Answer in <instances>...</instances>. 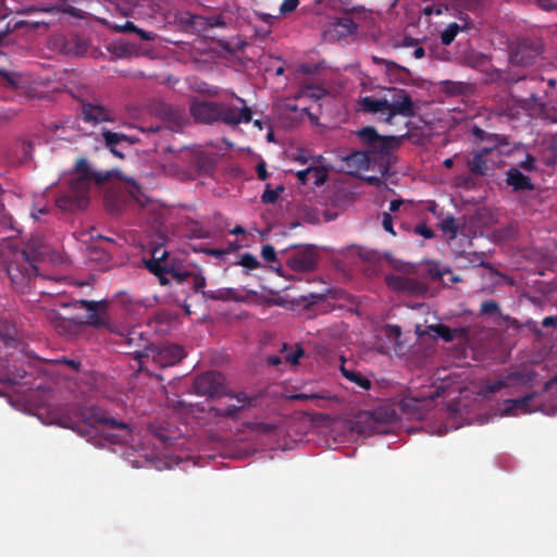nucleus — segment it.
Returning <instances> with one entry per match:
<instances>
[{
	"label": "nucleus",
	"instance_id": "1",
	"mask_svg": "<svg viewBox=\"0 0 557 557\" xmlns=\"http://www.w3.org/2000/svg\"><path fill=\"white\" fill-rule=\"evenodd\" d=\"M111 177L112 172L92 171L86 159H78L69 178L67 187L55 199V206L67 212L87 208L90 201L91 185L100 186Z\"/></svg>",
	"mask_w": 557,
	"mask_h": 557
},
{
	"label": "nucleus",
	"instance_id": "2",
	"mask_svg": "<svg viewBox=\"0 0 557 557\" xmlns=\"http://www.w3.org/2000/svg\"><path fill=\"white\" fill-rule=\"evenodd\" d=\"M48 251L49 247L40 237L28 240L25 248L7 245V251H3L7 272L16 292L25 293L32 278L37 275L35 263L44 259Z\"/></svg>",
	"mask_w": 557,
	"mask_h": 557
},
{
	"label": "nucleus",
	"instance_id": "3",
	"mask_svg": "<svg viewBox=\"0 0 557 557\" xmlns=\"http://www.w3.org/2000/svg\"><path fill=\"white\" fill-rule=\"evenodd\" d=\"M240 107L232 103L215 101H195L190 104V115L197 123L213 124L224 123L228 126H237L242 123H249L252 120V111L246 104L245 99L233 94Z\"/></svg>",
	"mask_w": 557,
	"mask_h": 557
},
{
	"label": "nucleus",
	"instance_id": "4",
	"mask_svg": "<svg viewBox=\"0 0 557 557\" xmlns=\"http://www.w3.org/2000/svg\"><path fill=\"white\" fill-rule=\"evenodd\" d=\"M99 431L103 440L112 445H127L134 441V428L131 424L107 417L99 408L86 409L79 433L90 441Z\"/></svg>",
	"mask_w": 557,
	"mask_h": 557
},
{
	"label": "nucleus",
	"instance_id": "5",
	"mask_svg": "<svg viewBox=\"0 0 557 557\" xmlns=\"http://www.w3.org/2000/svg\"><path fill=\"white\" fill-rule=\"evenodd\" d=\"M409 406L407 399L398 405L383 404L372 410L359 411L350 422V431L361 436L374 434H388L400 417V411L406 412Z\"/></svg>",
	"mask_w": 557,
	"mask_h": 557
},
{
	"label": "nucleus",
	"instance_id": "6",
	"mask_svg": "<svg viewBox=\"0 0 557 557\" xmlns=\"http://www.w3.org/2000/svg\"><path fill=\"white\" fill-rule=\"evenodd\" d=\"M384 99L387 101V117H383L385 123L392 124L393 119L397 115L412 117L417 113L413 100L406 89L387 88Z\"/></svg>",
	"mask_w": 557,
	"mask_h": 557
},
{
	"label": "nucleus",
	"instance_id": "7",
	"mask_svg": "<svg viewBox=\"0 0 557 557\" xmlns=\"http://www.w3.org/2000/svg\"><path fill=\"white\" fill-rule=\"evenodd\" d=\"M120 345H124L127 349L125 354L134 356L139 363V369H144V363L149 360V352L152 344L139 327H132L125 333H120Z\"/></svg>",
	"mask_w": 557,
	"mask_h": 557
},
{
	"label": "nucleus",
	"instance_id": "8",
	"mask_svg": "<svg viewBox=\"0 0 557 557\" xmlns=\"http://www.w3.org/2000/svg\"><path fill=\"white\" fill-rule=\"evenodd\" d=\"M499 158L500 152L496 146L483 147L470 154L467 166L473 175L487 176L496 168Z\"/></svg>",
	"mask_w": 557,
	"mask_h": 557
},
{
	"label": "nucleus",
	"instance_id": "9",
	"mask_svg": "<svg viewBox=\"0 0 557 557\" xmlns=\"http://www.w3.org/2000/svg\"><path fill=\"white\" fill-rule=\"evenodd\" d=\"M225 377L216 371H208L195 377L193 388L199 396L219 398L226 395Z\"/></svg>",
	"mask_w": 557,
	"mask_h": 557
},
{
	"label": "nucleus",
	"instance_id": "10",
	"mask_svg": "<svg viewBox=\"0 0 557 557\" xmlns=\"http://www.w3.org/2000/svg\"><path fill=\"white\" fill-rule=\"evenodd\" d=\"M385 284L391 290L407 296L420 297L429 292V286L424 282L403 275H386Z\"/></svg>",
	"mask_w": 557,
	"mask_h": 557
},
{
	"label": "nucleus",
	"instance_id": "11",
	"mask_svg": "<svg viewBox=\"0 0 557 557\" xmlns=\"http://www.w3.org/2000/svg\"><path fill=\"white\" fill-rule=\"evenodd\" d=\"M184 357V348L180 345L172 344H152L149 352V359L161 368L173 367L181 362Z\"/></svg>",
	"mask_w": 557,
	"mask_h": 557
},
{
	"label": "nucleus",
	"instance_id": "12",
	"mask_svg": "<svg viewBox=\"0 0 557 557\" xmlns=\"http://www.w3.org/2000/svg\"><path fill=\"white\" fill-rule=\"evenodd\" d=\"M78 308L86 309L89 314L87 315L86 323L96 329L104 327L111 332H115L113 325L109 321L107 314L108 305L104 300L94 301L82 299L76 302Z\"/></svg>",
	"mask_w": 557,
	"mask_h": 557
},
{
	"label": "nucleus",
	"instance_id": "13",
	"mask_svg": "<svg viewBox=\"0 0 557 557\" xmlns=\"http://www.w3.org/2000/svg\"><path fill=\"white\" fill-rule=\"evenodd\" d=\"M157 116L173 132H180L187 124L184 109L165 102H158L154 108Z\"/></svg>",
	"mask_w": 557,
	"mask_h": 557
},
{
	"label": "nucleus",
	"instance_id": "14",
	"mask_svg": "<svg viewBox=\"0 0 557 557\" xmlns=\"http://www.w3.org/2000/svg\"><path fill=\"white\" fill-rule=\"evenodd\" d=\"M541 54V47L537 42L524 39L516 44L510 51V60L517 65H531Z\"/></svg>",
	"mask_w": 557,
	"mask_h": 557
},
{
	"label": "nucleus",
	"instance_id": "15",
	"mask_svg": "<svg viewBox=\"0 0 557 557\" xmlns=\"http://www.w3.org/2000/svg\"><path fill=\"white\" fill-rule=\"evenodd\" d=\"M536 393L527 394L520 398L516 399H506L503 403V408L500 414L503 417L507 416H519L527 414L535 411L537 408L533 406V399Z\"/></svg>",
	"mask_w": 557,
	"mask_h": 557
},
{
	"label": "nucleus",
	"instance_id": "16",
	"mask_svg": "<svg viewBox=\"0 0 557 557\" xmlns=\"http://www.w3.org/2000/svg\"><path fill=\"white\" fill-rule=\"evenodd\" d=\"M227 395L235 398L237 404L228 405L225 407H212L211 411L214 412L215 417L236 418L243 409L253 406L256 401L255 397L248 396L244 392Z\"/></svg>",
	"mask_w": 557,
	"mask_h": 557
},
{
	"label": "nucleus",
	"instance_id": "17",
	"mask_svg": "<svg viewBox=\"0 0 557 557\" xmlns=\"http://www.w3.org/2000/svg\"><path fill=\"white\" fill-rule=\"evenodd\" d=\"M287 265L296 272H309L317 267V256L312 249L305 248L289 257Z\"/></svg>",
	"mask_w": 557,
	"mask_h": 557
},
{
	"label": "nucleus",
	"instance_id": "18",
	"mask_svg": "<svg viewBox=\"0 0 557 557\" xmlns=\"http://www.w3.org/2000/svg\"><path fill=\"white\" fill-rule=\"evenodd\" d=\"M168 251H161L160 248H157L152 252V258L145 262L146 269H148L152 274H154L159 278L161 285H166L170 282L168 278L170 269L162 264L163 260H165Z\"/></svg>",
	"mask_w": 557,
	"mask_h": 557
},
{
	"label": "nucleus",
	"instance_id": "19",
	"mask_svg": "<svg viewBox=\"0 0 557 557\" xmlns=\"http://www.w3.org/2000/svg\"><path fill=\"white\" fill-rule=\"evenodd\" d=\"M82 114L85 122L99 124L112 121L111 112L97 102H85L82 104Z\"/></svg>",
	"mask_w": 557,
	"mask_h": 557
},
{
	"label": "nucleus",
	"instance_id": "20",
	"mask_svg": "<svg viewBox=\"0 0 557 557\" xmlns=\"http://www.w3.org/2000/svg\"><path fill=\"white\" fill-rule=\"evenodd\" d=\"M169 275H171L172 280L178 284H183L185 282L190 283L195 293L201 292L206 286V277L201 274V272H191L187 270L171 268Z\"/></svg>",
	"mask_w": 557,
	"mask_h": 557
},
{
	"label": "nucleus",
	"instance_id": "21",
	"mask_svg": "<svg viewBox=\"0 0 557 557\" xmlns=\"http://www.w3.org/2000/svg\"><path fill=\"white\" fill-rule=\"evenodd\" d=\"M343 168L352 175L369 169L370 158L366 151H352L342 158Z\"/></svg>",
	"mask_w": 557,
	"mask_h": 557
},
{
	"label": "nucleus",
	"instance_id": "22",
	"mask_svg": "<svg viewBox=\"0 0 557 557\" xmlns=\"http://www.w3.org/2000/svg\"><path fill=\"white\" fill-rule=\"evenodd\" d=\"M506 183L513 191L533 190L531 178L522 174L519 169L510 168L506 173Z\"/></svg>",
	"mask_w": 557,
	"mask_h": 557
},
{
	"label": "nucleus",
	"instance_id": "23",
	"mask_svg": "<svg viewBox=\"0 0 557 557\" xmlns=\"http://www.w3.org/2000/svg\"><path fill=\"white\" fill-rule=\"evenodd\" d=\"M296 176L301 185L312 183L315 186L324 184L327 178L325 170L320 166H309L305 170H300L296 173Z\"/></svg>",
	"mask_w": 557,
	"mask_h": 557
},
{
	"label": "nucleus",
	"instance_id": "24",
	"mask_svg": "<svg viewBox=\"0 0 557 557\" xmlns=\"http://www.w3.org/2000/svg\"><path fill=\"white\" fill-rule=\"evenodd\" d=\"M360 104L364 112L380 114L382 121L383 117H387V101L384 99V96L381 98L367 96L361 100Z\"/></svg>",
	"mask_w": 557,
	"mask_h": 557
},
{
	"label": "nucleus",
	"instance_id": "25",
	"mask_svg": "<svg viewBox=\"0 0 557 557\" xmlns=\"http://www.w3.org/2000/svg\"><path fill=\"white\" fill-rule=\"evenodd\" d=\"M429 329L436 337L444 339L446 343L453 342L457 336L466 337L468 335L466 327L451 329L443 323L430 325Z\"/></svg>",
	"mask_w": 557,
	"mask_h": 557
},
{
	"label": "nucleus",
	"instance_id": "26",
	"mask_svg": "<svg viewBox=\"0 0 557 557\" xmlns=\"http://www.w3.org/2000/svg\"><path fill=\"white\" fill-rule=\"evenodd\" d=\"M460 20L463 21L462 25L457 23H450L441 34V41L444 46H449L456 38L457 34L460 30H467L470 28L471 21L469 16L466 14L465 16H460Z\"/></svg>",
	"mask_w": 557,
	"mask_h": 557
},
{
	"label": "nucleus",
	"instance_id": "27",
	"mask_svg": "<svg viewBox=\"0 0 557 557\" xmlns=\"http://www.w3.org/2000/svg\"><path fill=\"white\" fill-rule=\"evenodd\" d=\"M148 430L150 434L164 446L173 445L174 441L177 438L176 431L162 425L150 424Z\"/></svg>",
	"mask_w": 557,
	"mask_h": 557
},
{
	"label": "nucleus",
	"instance_id": "28",
	"mask_svg": "<svg viewBox=\"0 0 557 557\" xmlns=\"http://www.w3.org/2000/svg\"><path fill=\"white\" fill-rule=\"evenodd\" d=\"M385 72L391 82L407 84L411 78L410 71L394 61L388 63V67Z\"/></svg>",
	"mask_w": 557,
	"mask_h": 557
},
{
	"label": "nucleus",
	"instance_id": "29",
	"mask_svg": "<svg viewBox=\"0 0 557 557\" xmlns=\"http://www.w3.org/2000/svg\"><path fill=\"white\" fill-rule=\"evenodd\" d=\"M400 144V140L396 136H381L377 141L371 147V152L387 154Z\"/></svg>",
	"mask_w": 557,
	"mask_h": 557
},
{
	"label": "nucleus",
	"instance_id": "30",
	"mask_svg": "<svg viewBox=\"0 0 557 557\" xmlns=\"http://www.w3.org/2000/svg\"><path fill=\"white\" fill-rule=\"evenodd\" d=\"M341 372L344 377H346L350 382H354L359 387H361L366 391L370 389L371 381L369 379L364 377L360 372L346 369L344 366L341 367Z\"/></svg>",
	"mask_w": 557,
	"mask_h": 557
},
{
	"label": "nucleus",
	"instance_id": "31",
	"mask_svg": "<svg viewBox=\"0 0 557 557\" xmlns=\"http://www.w3.org/2000/svg\"><path fill=\"white\" fill-rule=\"evenodd\" d=\"M103 139L106 141L107 147L111 149L112 152L116 153L114 147L121 141H128L129 144H134L135 140L122 133H114L111 131H103L102 133Z\"/></svg>",
	"mask_w": 557,
	"mask_h": 557
},
{
	"label": "nucleus",
	"instance_id": "32",
	"mask_svg": "<svg viewBox=\"0 0 557 557\" xmlns=\"http://www.w3.org/2000/svg\"><path fill=\"white\" fill-rule=\"evenodd\" d=\"M201 292L205 297L213 299V300H223V301L236 300V301H238L242 299L240 297H238L236 295V293L232 288H223V289H219V290H208V292H205L202 289Z\"/></svg>",
	"mask_w": 557,
	"mask_h": 557
},
{
	"label": "nucleus",
	"instance_id": "33",
	"mask_svg": "<svg viewBox=\"0 0 557 557\" xmlns=\"http://www.w3.org/2000/svg\"><path fill=\"white\" fill-rule=\"evenodd\" d=\"M292 399L297 400H315V401H330V403H336L338 401V397L335 395H331L329 393H298L294 394L292 396Z\"/></svg>",
	"mask_w": 557,
	"mask_h": 557
},
{
	"label": "nucleus",
	"instance_id": "34",
	"mask_svg": "<svg viewBox=\"0 0 557 557\" xmlns=\"http://www.w3.org/2000/svg\"><path fill=\"white\" fill-rule=\"evenodd\" d=\"M185 23L197 33H205L209 29L208 18L203 15L188 14V17L185 20Z\"/></svg>",
	"mask_w": 557,
	"mask_h": 557
},
{
	"label": "nucleus",
	"instance_id": "35",
	"mask_svg": "<svg viewBox=\"0 0 557 557\" xmlns=\"http://www.w3.org/2000/svg\"><path fill=\"white\" fill-rule=\"evenodd\" d=\"M440 227L444 233L449 235L450 239H454L457 237L459 223L453 215H447L441 221Z\"/></svg>",
	"mask_w": 557,
	"mask_h": 557
},
{
	"label": "nucleus",
	"instance_id": "36",
	"mask_svg": "<svg viewBox=\"0 0 557 557\" xmlns=\"http://www.w3.org/2000/svg\"><path fill=\"white\" fill-rule=\"evenodd\" d=\"M359 139L369 146V149L377 141L380 135L376 129L372 126H367L357 132Z\"/></svg>",
	"mask_w": 557,
	"mask_h": 557
},
{
	"label": "nucleus",
	"instance_id": "37",
	"mask_svg": "<svg viewBox=\"0 0 557 557\" xmlns=\"http://www.w3.org/2000/svg\"><path fill=\"white\" fill-rule=\"evenodd\" d=\"M26 376L25 370H18L16 367H9L2 381L13 385L21 384L22 380Z\"/></svg>",
	"mask_w": 557,
	"mask_h": 557
},
{
	"label": "nucleus",
	"instance_id": "38",
	"mask_svg": "<svg viewBox=\"0 0 557 557\" xmlns=\"http://www.w3.org/2000/svg\"><path fill=\"white\" fill-rule=\"evenodd\" d=\"M112 256L106 249L100 247H91L90 248V260L97 263L107 264L111 261Z\"/></svg>",
	"mask_w": 557,
	"mask_h": 557
},
{
	"label": "nucleus",
	"instance_id": "39",
	"mask_svg": "<svg viewBox=\"0 0 557 557\" xmlns=\"http://www.w3.org/2000/svg\"><path fill=\"white\" fill-rule=\"evenodd\" d=\"M499 312H500L499 305L495 300L490 299V300H484L481 302V306H480V314L481 315L494 317V315L498 314Z\"/></svg>",
	"mask_w": 557,
	"mask_h": 557
},
{
	"label": "nucleus",
	"instance_id": "40",
	"mask_svg": "<svg viewBox=\"0 0 557 557\" xmlns=\"http://www.w3.org/2000/svg\"><path fill=\"white\" fill-rule=\"evenodd\" d=\"M358 255L363 261L371 264H379L382 261V255L376 250L360 248Z\"/></svg>",
	"mask_w": 557,
	"mask_h": 557
},
{
	"label": "nucleus",
	"instance_id": "41",
	"mask_svg": "<svg viewBox=\"0 0 557 557\" xmlns=\"http://www.w3.org/2000/svg\"><path fill=\"white\" fill-rule=\"evenodd\" d=\"M236 264H239L246 268L247 270H256L260 268V262L258 261V259L249 252H245L244 255H242L240 259L237 261Z\"/></svg>",
	"mask_w": 557,
	"mask_h": 557
},
{
	"label": "nucleus",
	"instance_id": "42",
	"mask_svg": "<svg viewBox=\"0 0 557 557\" xmlns=\"http://www.w3.org/2000/svg\"><path fill=\"white\" fill-rule=\"evenodd\" d=\"M49 15L51 17L48 20L21 21L17 23V25H25V26L29 27L30 29H38L39 27H44L45 29H47L54 22V17L57 16V15H51V14H49Z\"/></svg>",
	"mask_w": 557,
	"mask_h": 557
},
{
	"label": "nucleus",
	"instance_id": "43",
	"mask_svg": "<svg viewBox=\"0 0 557 557\" xmlns=\"http://www.w3.org/2000/svg\"><path fill=\"white\" fill-rule=\"evenodd\" d=\"M446 273H451L450 269L441 270L437 263H430L426 269V277L430 280H443Z\"/></svg>",
	"mask_w": 557,
	"mask_h": 557
},
{
	"label": "nucleus",
	"instance_id": "44",
	"mask_svg": "<svg viewBox=\"0 0 557 557\" xmlns=\"http://www.w3.org/2000/svg\"><path fill=\"white\" fill-rule=\"evenodd\" d=\"M473 135L480 139V140H486L488 143H492L493 146H496L499 144V136L496 134H490L483 131L482 128L475 126L472 131Z\"/></svg>",
	"mask_w": 557,
	"mask_h": 557
},
{
	"label": "nucleus",
	"instance_id": "45",
	"mask_svg": "<svg viewBox=\"0 0 557 557\" xmlns=\"http://www.w3.org/2000/svg\"><path fill=\"white\" fill-rule=\"evenodd\" d=\"M0 76L5 81L10 87H17L20 84V75L15 72L9 71L0 65Z\"/></svg>",
	"mask_w": 557,
	"mask_h": 557
},
{
	"label": "nucleus",
	"instance_id": "46",
	"mask_svg": "<svg viewBox=\"0 0 557 557\" xmlns=\"http://www.w3.org/2000/svg\"><path fill=\"white\" fill-rule=\"evenodd\" d=\"M283 191L282 187H278L276 189L270 188L268 185L267 189L261 195V201L263 203H275L278 199L280 193Z\"/></svg>",
	"mask_w": 557,
	"mask_h": 557
},
{
	"label": "nucleus",
	"instance_id": "47",
	"mask_svg": "<svg viewBox=\"0 0 557 557\" xmlns=\"http://www.w3.org/2000/svg\"><path fill=\"white\" fill-rule=\"evenodd\" d=\"M18 150H21L23 153L21 157L23 162L30 160L34 151L33 141L28 139L21 140L18 144Z\"/></svg>",
	"mask_w": 557,
	"mask_h": 557
},
{
	"label": "nucleus",
	"instance_id": "48",
	"mask_svg": "<svg viewBox=\"0 0 557 557\" xmlns=\"http://www.w3.org/2000/svg\"><path fill=\"white\" fill-rule=\"evenodd\" d=\"M416 235L422 236L425 239H431L435 236L434 231L429 227L425 223H419L413 227Z\"/></svg>",
	"mask_w": 557,
	"mask_h": 557
},
{
	"label": "nucleus",
	"instance_id": "49",
	"mask_svg": "<svg viewBox=\"0 0 557 557\" xmlns=\"http://www.w3.org/2000/svg\"><path fill=\"white\" fill-rule=\"evenodd\" d=\"M337 26L343 28L346 34H352L357 30V24L351 17H342L337 21Z\"/></svg>",
	"mask_w": 557,
	"mask_h": 557
},
{
	"label": "nucleus",
	"instance_id": "50",
	"mask_svg": "<svg viewBox=\"0 0 557 557\" xmlns=\"http://www.w3.org/2000/svg\"><path fill=\"white\" fill-rule=\"evenodd\" d=\"M207 18L209 29L213 27L225 28L227 26V22L225 21V17L222 14L207 16Z\"/></svg>",
	"mask_w": 557,
	"mask_h": 557
},
{
	"label": "nucleus",
	"instance_id": "51",
	"mask_svg": "<svg viewBox=\"0 0 557 557\" xmlns=\"http://www.w3.org/2000/svg\"><path fill=\"white\" fill-rule=\"evenodd\" d=\"M261 257L268 262L276 261V251L272 245H264L261 249Z\"/></svg>",
	"mask_w": 557,
	"mask_h": 557
},
{
	"label": "nucleus",
	"instance_id": "52",
	"mask_svg": "<svg viewBox=\"0 0 557 557\" xmlns=\"http://www.w3.org/2000/svg\"><path fill=\"white\" fill-rule=\"evenodd\" d=\"M299 4V0H284L280 7V12L282 14H287L294 12Z\"/></svg>",
	"mask_w": 557,
	"mask_h": 557
},
{
	"label": "nucleus",
	"instance_id": "53",
	"mask_svg": "<svg viewBox=\"0 0 557 557\" xmlns=\"http://www.w3.org/2000/svg\"><path fill=\"white\" fill-rule=\"evenodd\" d=\"M536 159L532 154H527L525 159L519 162L518 166L524 171L531 172L535 169Z\"/></svg>",
	"mask_w": 557,
	"mask_h": 557
},
{
	"label": "nucleus",
	"instance_id": "54",
	"mask_svg": "<svg viewBox=\"0 0 557 557\" xmlns=\"http://www.w3.org/2000/svg\"><path fill=\"white\" fill-rule=\"evenodd\" d=\"M506 386H507V383L504 380H497V381L486 383L485 391L490 394H494Z\"/></svg>",
	"mask_w": 557,
	"mask_h": 557
},
{
	"label": "nucleus",
	"instance_id": "55",
	"mask_svg": "<svg viewBox=\"0 0 557 557\" xmlns=\"http://www.w3.org/2000/svg\"><path fill=\"white\" fill-rule=\"evenodd\" d=\"M386 336L389 339L397 341L401 336V327L398 325H387L386 326Z\"/></svg>",
	"mask_w": 557,
	"mask_h": 557
},
{
	"label": "nucleus",
	"instance_id": "56",
	"mask_svg": "<svg viewBox=\"0 0 557 557\" xmlns=\"http://www.w3.org/2000/svg\"><path fill=\"white\" fill-rule=\"evenodd\" d=\"M304 356V349L301 347H298L295 351L287 354L285 356V359L290 364H297L299 362V359Z\"/></svg>",
	"mask_w": 557,
	"mask_h": 557
},
{
	"label": "nucleus",
	"instance_id": "57",
	"mask_svg": "<svg viewBox=\"0 0 557 557\" xmlns=\"http://www.w3.org/2000/svg\"><path fill=\"white\" fill-rule=\"evenodd\" d=\"M382 226L386 232L395 235V231L393 228V219L392 215L387 212H384L382 215Z\"/></svg>",
	"mask_w": 557,
	"mask_h": 557
},
{
	"label": "nucleus",
	"instance_id": "58",
	"mask_svg": "<svg viewBox=\"0 0 557 557\" xmlns=\"http://www.w3.org/2000/svg\"><path fill=\"white\" fill-rule=\"evenodd\" d=\"M113 28L119 33H134L135 30H137V26L129 21H127L123 25H115Z\"/></svg>",
	"mask_w": 557,
	"mask_h": 557
},
{
	"label": "nucleus",
	"instance_id": "59",
	"mask_svg": "<svg viewBox=\"0 0 557 557\" xmlns=\"http://www.w3.org/2000/svg\"><path fill=\"white\" fill-rule=\"evenodd\" d=\"M539 7L546 11H553L557 9V0H535Z\"/></svg>",
	"mask_w": 557,
	"mask_h": 557
},
{
	"label": "nucleus",
	"instance_id": "60",
	"mask_svg": "<svg viewBox=\"0 0 557 557\" xmlns=\"http://www.w3.org/2000/svg\"><path fill=\"white\" fill-rule=\"evenodd\" d=\"M256 172L258 175V178L261 181H265L269 177V173L267 171L265 162L260 161L256 166Z\"/></svg>",
	"mask_w": 557,
	"mask_h": 557
},
{
	"label": "nucleus",
	"instance_id": "61",
	"mask_svg": "<svg viewBox=\"0 0 557 557\" xmlns=\"http://www.w3.org/2000/svg\"><path fill=\"white\" fill-rule=\"evenodd\" d=\"M134 33L137 34L143 40H146V41H151V40H154V38H156V34H153L152 32H147L139 27H137V30H135Z\"/></svg>",
	"mask_w": 557,
	"mask_h": 557
},
{
	"label": "nucleus",
	"instance_id": "62",
	"mask_svg": "<svg viewBox=\"0 0 557 557\" xmlns=\"http://www.w3.org/2000/svg\"><path fill=\"white\" fill-rule=\"evenodd\" d=\"M205 252L208 255V256H212V257H215V258H222L223 256H225L226 253L230 252V250H225V249H216V248H208L205 250Z\"/></svg>",
	"mask_w": 557,
	"mask_h": 557
},
{
	"label": "nucleus",
	"instance_id": "63",
	"mask_svg": "<svg viewBox=\"0 0 557 557\" xmlns=\"http://www.w3.org/2000/svg\"><path fill=\"white\" fill-rule=\"evenodd\" d=\"M324 296L322 294H313L310 293L308 296H304V300L309 301V304H317L318 301L323 300Z\"/></svg>",
	"mask_w": 557,
	"mask_h": 557
},
{
	"label": "nucleus",
	"instance_id": "64",
	"mask_svg": "<svg viewBox=\"0 0 557 557\" xmlns=\"http://www.w3.org/2000/svg\"><path fill=\"white\" fill-rule=\"evenodd\" d=\"M542 325L544 327H556L557 326V317L550 315L546 317L542 321Z\"/></svg>",
	"mask_w": 557,
	"mask_h": 557
}]
</instances>
